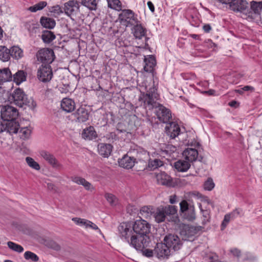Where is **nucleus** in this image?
Here are the masks:
<instances>
[{
	"instance_id": "nucleus-1",
	"label": "nucleus",
	"mask_w": 262,
	"mask_h": 262,
	"mask_svg": "<svg viewBox=\"0 0 262 262\" xmlns=\"http://www.w3.org/2000/svg\"><path fill=\"white\" fill-rule=\"evenodd\" d=\"M146 93H143L139 100L143 102L144 106L148 110L156 109V114L159 120L164 123H168L172 119L170 111L157 102L158 95L157 89L154 85L149 88L145 87Z\"/></svg>"
},
{
	"instance_id": "nucleus-2",
	"label": "nucleus",
	"mask_w": 262,
	"mask_h": 262,
	"mask_svg": "<svg viewBox=\"0 0 262 262\" xmlns=\"http://www.w3.org/2000/svg\"><path fill=\"white\" fill-rule=\"evenodd\" d=\"M12 98L14 103L19 107L27 105L32 110H34L36 106V102L32 99H28L27 95L20 89H16L12 94Z\"/></svg>"
},
{
	"instance_id": "nucleus-3",
	"label": "nucleus",
	"mask_w": 262,
	"mask_h": 262,
	"mask_svg": "<svg viewBox=\"0 0 262 262\" xmlns=\"http://www.w3.org/2000/svg\"><path fill=\"white\" fill-rule=\"evenodd\" d=\"M177 212V207L168 205L165 207H160L157 209L154 214L155 220L157 223H161L165 221L166 216L173 215Z\"/></svg>"
},
{
	"instance_id": "nucleus-4",
	"label": "nucleus",
	"mask_w": 262,
	"mask_h": 262,
	"mask_svg": "<svg viewBox=\"0 0 262 262\" xmlns=\"http://www.w3.org/2000/svg\"><path fill=\"white\" fill-rule=\"evenodd\" d=\"M38 61L43 65H50L55 59V55L52 49L43 48L39 50L36 53Z\"/></svg>"
},
{
	"instance_id": "nucleus-5",
	"label": "nucleus",
	"mask_w": 262,
	"mask_h": 262,
	"mask_svg": "<svg viewBox=\"0 0 262 262\" xmlns=\"http://www.w3.org/2000/svg\"><path fill=\"white\" fill-rule=\"evenodd\" d=\"M150 242L149 236H142L135 234L130 238L128 243L137 250H142L147 247Z\"/></svg>"
},
{
	"instance_id": "nucleus-6",
	"label": "nucleus",
	"mask_w": 262,
	"mask_h": 262,
	"mask_svg": "<svg viewBox=\"0 0 262 262\" xmlns=\"http://www.w3.org/2000/svg\"><path fill=\"white\" fill-rule=\"evenodd\" d=\"M133 229L135 234L142 236H148L150 225L144 220H137L132 224Z\"/></svg>"
},
{
	"instance_id": "nucleus-7",
	"label": "nucleus",
	"mask_w": 262,
	"mask_h": 262,
	"mask_svg": "<svg viewBox=\"0 0 262 262\" xmlns=\"http://www.w3.org/2000/svg\"><path fill=\"white\" fill-rule=\"evenodd\" d=\"M262 10V2L252 1L250 3V7H248L247 17L249 20H254L260 17Z\"/></svg>"
},
{
	"instance_id": "nucleus-8",
	"label": "nucleus",
	"mask_w": 262,
	"mask_h": 262,
	"mask_svg": "<svg viewBox=\"0 0 262 262\" xmlns=\"http://www.w3.org/2000/svg\"><path fill=\"white\" fill-rule=\"evenodd\" d=\"M120 237L126 242H129L130 238L135 234L130 223H122L118 227Z\"/></svg>"
},
{
	"instance_id": "nucleus-9",
	"label": "nucleus",
	"mask_w": 262,
	"mask_h": 262,
	"mask_svg": "<svg viewBox=\"0 0 262 262\" xmlns=\"http://www.w3.org/2000/svg\"><path fill=\"white\" fill-rule=\"evenodd\" d=\"M0 113L1 114V120H15L18 115L17 110L13 106L10 105L2 106L0 107Z\"/></svg>"
},
{
	"instance_id": "nucleus-10",
	"label": "nucleus",
	"mask_w": 262,
	"mask_h": 262,
	"mask_svg": "<svg viewBox=\"0 0 262 262\" xmlns=\"http://www.w3.org/2000/svg\"><path fill=\"white\" fill-rule=\"evenodd\" d=\"M37 77L39 80L42 82H49L53 77V72L50 65L42 64L37 70Z\"/></svg>"
},
{
	"instance_id": "nucleus-11",
	"label": "nucleus",
	"mask_w": 262,
	"mask_h": 262,
	"mask_svg": "<svg viewBox=\"0 0 262 262\" xmlns=\"http://www.w3.org/2000/svg\"><path fill=\"white\" fill-rule=\"evenodd\" d=\"M40 155L53 168L57 170L63 169V165L51 152L46 150H41L40 151Z\"/></svg>"
},
{
	"instance_id": "nucleus-12",
	"label": "nucleus",
	"mask_w": 262,
	"mask_h": 262,
	"mask_svg": "<svg viewBox=\"0 0 262 262\" xmlns=\"http://www.w3.org/2000/svg\"><path fill=\"white\" fill-rule=\"evenodd\" d=\"M19 124L15 120H1L0 119V133L7 131L10 134L17 133L19 128Z\"/></svg>"
},
{
	"instance_id": "nucleus-13",
	"label": "nucleus",
	"mask_w": 262,
	"mask_h": 262,
	"mask_svg": "<svg viewBox=\"0 0 262 262\" xmlns=\"http://www.w3.org/2000/svg\"><path fill=\"white\" fill-rule=\"evenodd\" d=\"M197 232L195 227L188 225H183L180 227V234L182 240L192 241Z\"/></svg>"
},
{
	"instance_id": "nucleus-14",
	"label": "nucleus",
	"mask_w": 262,
	"mask_h": 262,
	"mask_svg": "<svg viewBox=\"0 0 262 262\" xmlns=\"http://www.w3.org/2000/svg\"><path fill=\"white\" fill-rule=\"evenodd\" d=\"M164 242L169 248L174 251L179 250L182 246V242L179 237L175 234H169L165 236Z\"/></svg>"
},
{
	"instance_id": "nucleus-15",
	"label": "nucleus",
	"mask_w": 262,
	"mask_h": 262,
	"mask_svg": "<svg viewBox=\"0 0 262 262\" xmlns=\"http://www.w3.org/2000/svg\"><path fill=\"white\" fill-rule=\"evenodd\" d=\"M119 19L121 23H126V26L133 25L138 23L134 12L129 9L123 10L119 14Z\"/></svg>"
},
{
	"instance_id": "nucleus-16",
	"label": "nucleus",
	"mask_w": 262,
	"mask_h": 262,
	"mask_svg": "<svg viewBox=\"0 0 262 262\" xmlns=\"http://www.w3.org/2000/svg\"><path fill=\"white\" fill-rule=\"evenodd\" d=\"M248 3L246 0H234L230 5V8L236 12H239L247 17Z\"/></svg>"
},
{
	"instance_id": "nucleus-17",
	"label": "nucleus",
	"mask_w": 262,
	"mask_h": 262,
	"mask_svg": "<svg viewBox=\"0 0 262 262\" xmlns=\"http://www.w3.org/2000/svg\"><path fill=\"white\" fill-rule=\"evenodd\" d=\"M154 254L158 258H167L170 255V250L165 243H158L154 249Z\"/></svg>"
},
{
	"instance_id": "nucleus-18",
	"label": "nucleus",
	"mask_w": 262,
	"mask_h": 262,
	"mask_svg": "<svg viewBox=\"0 0 262 262\" xmlns=\"http://www.w3.org/2000/svg\"><path fill=\"white\" fill-rule=\"evenodd\" d=\"M165 127V132L170 139H174L178 136L180 132V128L178 124L174 122H169Z\"/></svg>"
},
{
	"instance_id": "nucleus-19",
	"label": "nucleus",
	"mask_w": 262,
	"mask_h": 262,
	"mask_svg": "<svg viewBox=\"0 0 262 262\" xmlns=\"http://www.w3.org/2000/svg\"><path fill=\"white\" fill-rule=\"evenodd\" d=\"M73 115L76 118V121L80 123L87 121L89 116L88 111L85 107L82 106L78 108Z\"/></svg>"
},
{
	"instance_id": "nucleus-20",
	"label": "nucleus",
	"mask_w": 262,
	"mask_h": 262,
	"mask_svg": "<svg viewBox=\"0 0 262 262\" xmlns=\"http://www.w3.org/2000/svg\"><path fill=\"white\" fill-rule=\"evenodd\" d=\"M78 9V4L77 1H69L64 4V12L68 16L74 14Z\"/></svg>"
},
{
	"instance_id": "nucleus-21",
	"label": "nucleus",
	"mask_w": 262,
	"mask_h": 262,
	"mask_svg": "<svg viewBox=\"0 0 262 262\" xmlns=\"http://www.w3.org/2000/svg\"><path fill=\"white\" fill-rule=\"evenodd\" d=\"M185 159L189 162L196 160L198 157V151L195 148H187L183 152Z\"/></svg>"
},
{
	"instance_id": "nucleus-22",
	"label": "nucleus",
	"mask_w": 262,
	"mask_h": 262,
	"mask_svg": "<svg viewBox=\"0 0 262 262\" xmlns=\"http://www.w3.org/2000/svg\"><path fill=\"white\" fill-rule=\"evenodd\" d=\"M61 107L67 113L71 112L75 108V102L70 98H64L61 101Z\"/></svg>"
},
{
	"instance_id": "nucleus-23",
	"label": "nucleus",
	"mask_w": 262,
	"mask_h": 262,
	"mask_svg": "<svg viewBox=\"0 0 262 262\" xmlns=\"http://www.w3.org/2000/svg\"><path fill=\"white\" fill-rule=\"evenodd\" d=\"M112 148L110 144L101 143L98 145V151L103 157H108L112 152Z\"/></svg>"
},
{
	"instance_id": "nucleus-24",
	"label": "nucleus",
	"mask_w": 262,
	"mask_h": 262,
	"mask_svg": "<svg viewBox=\"0 0 262 262\" xmlns=\"http://www.w3.org/2000/svg\"><path fill=\"white\" fill-rule=\"evenodd\" d=\"M145 66L144 70L149 73H151L154 70V68L156 65V60L153 55H149L144 59Z\"/></svg>"
},
{
	"instance_id": "nucleus-25",
	"label": "nucleus",
	"mask_w": 262,
	"mask_h": 262,
	"mask_svg": "<svg viewBox=\"0 0 262 262\" xmlns=\"http://www.w3.org/2000/svg\"><path fill=\"white\" fill-rule=\"evenodd\" d=\"M82 137L85 140H91L96 138L97 133L93 126L84 129L81 134Z\"/></svg>"
},
{
	"instance_id": "nucleus-26",
	"label": "nucleus",
	"mask_w": 262,
	"mask_h": 262,
	"mask_svg": "<svg viewBox=\"0 0 262 262\" xmlns=\"http://www.w3.org/2000/svg\"><path fill=\"white\" fill-rule=\"evenodd\" d=\"M135 159L127 155L124 156L119 161V165L123 168L129 169L133 167Z\"/></svg>"
},
{
	"instance_id": "nucleus-27",
	"label": "nucleus",
	"mask_w": 262,
	"mask_h": 262,
	"mask_svg": "<svg viewBox=\"0 0 262 262\" xmlns=\"http://www.w3.org/2000/svg\"><path fill=\"white\" fill-rule=\"evenodd\" d=\"M156 178L158 183L161 185H168L171 182L170 177L164 172L157 173Z\"/></svg>"
},
{
	"instance_id": "nucleus-28",
	"label": "nucleus",
	"mask_w": 262,
	"mask_h": 262,
	"mask_svg": "<svg viewBox=\"0 0 262 262\" xmlns=\"http://www.w3.org/2000/svg\"><path fill=\"white\" fill-rule=\"evenodd\" d=\"M174 167L179 171L185 172L190 168V164L187 160H180L174 163Z\"/></svg>"
},
{
	"instance_id": "nucleus-29",
	"label": "nucleus",
	"mask_w": 262,
	"mask_h": 262,
	"mask_svg": "<svg viewBox=\"0 0 262 262\" xmlns=\"http://www.w3.org/2000/svg\"><path fill=\"white\" fill-rule=\"evenodd\" d=\"M72 180L73 182L78 185H82L85 189L88 190H92L94 189V187L92 186V184L83 178L75 177L72 178Z\"/></svg>"
},
{
	"instance_id": "nucleus-30",
	"label": "nucleus",
	"mask_w": 262,
	"mask_h": 262,
	"mask_svg": "<svg viewBox=\"0 0 262 262\" xmlns=\"http://www.w3.org/2000/svg\"><path fill=\"white\" fill-rule=\"evenodd\" d=\"M12 73L9 68L0 69V84L4 82L11 80Z\"/></svg>"
},
{
	"instance_id": "nucleus-31",
	"label": "nucleus",
	"mask_w": 262,
	"mask_h": 262,
	"mask_svg": "<svg viewBox=\"0 0 262 262\" xmlns=\"http://www.w3.org/2000/svg\"><path fill=\"white\" fill-rule=\"evenodd\" d=\"M41 25L46 28L53 29L55 25L56 22L53 18L42 16L40 19Z\"/></svg>"
},
{
	"instance_id": "nucleus-32",
	"label": "nucleus",
	"mask_w": 262,
	"mask_h": 262,
	"mask_svg": "<svg viewBox=\"0 0 262 262\" xmlns=\"http://www.w3.org/2000/svg\"><path fill=\"white\" fill-rule=\"evenodd\" d=\"M136 24L134 28V35L136 38L141 39L145 36L146 29L141 24Z\"/></svg>"
},
{
	"instance_id": "nucleus-33",
	"label": "nucleus",
	"mask_w": 262,
	"mask_h": 262,
	"mask_svg": "<svg viewBox=\"0 0 262 262\" xmlns=\"http://www.w3.org/2000/svg\"><path fill=\"white\" fill-rule=\"evenodd\" d=\"M27 73L23 70H19L13 75V81L17 85L26 81Z\"/></svg>"
},
{
	"instance_id": "nucleus-34",
	"label": "nucleus",
	"mask_w": 262,
	"mask_h": 262,
	"mask_svg": "<svg viewBox=\"0 0 262 262\" xmlns=\"http://www.w3.org/2000/svg\"><path fill=\"white\" fill-rule=\"evenodd\" d=\"M11 57L10 50L5 46H0V60L3 61H8Z\"/></svg>"
},
{
	"instance_id": "nucleus-35",
	"label": "nucleus",
	"mask_w": 262,
	"mask_h": 262,
	"mask_svg": "<svg viewBox=\"0 0 262 262\" xmlns=\"http://www.w3.org/2000/svg\"><path fill=\"white\" fill-rule=\"evenodd\" d=\"M10 50L11 56L15 59H19L24 56L23 50L18 46H13Z\"/></svg>"
},
{
	"instance_id": "nucleus-36",
	"label": "nucleus",
	"mask_w": 262,
	"mask_h": 262,
	"mask_svg": "<svg viewBox=\"0 0 262 262\" xmlns=\"http://www.w3.org/2000/svg\"><path fill=\"white\" fill-rule=\"evenodd\" d=\"M42 39L45 43H50L55 38L54 33L51 31H45L41 35Z\"/></svg>"
},
{
	"instance_id": "nucleus-37",
	"label": "nucleus",
	"mask_w": 262,
	"mask_h": 262,
	"mask_svg": "<svg viewBox=\"0 0 262 262\" xmlns=\"http://www.w3.org/2000/svg\"><path fill=\"white\" fill-rule=\"evenodd\" d=\"M154 213V209L151 206H144L140 209L141 215L145 219L149 217Z\"/></svg>"
},
{
	"instance_id": "nucleus-38",
	"label": "nucleus",
	"mask_w": 262,
	"mask_h": 262,
	"mask_svg": "<svg viewBox=\"0 0 262 262\" xmlns=\"http://www.w3.org/2000/svg\"><path fill=\"white\" fill-rule=\"evenodd\" d=\"M163 165V162L159 159H155L150 160L148 163V168L150 170H153Z\"/></svg>"
},
{
	"instance_id": "nucleus-39",
	"label": "nucleus",
	"mask_w": 262,
	"mask_h": 262,
	"mask_svg": "<svg viewBox=\"0 0 262 262\" xmlns=\"http://www.w3.org/2000/svg\"><path fill=\"white\" fill-rule=\"evenodd\" d=\"M47 5V3L45 1H41L35 4L33 6H31L28 10L32 12H36L38 10L43 9Z\"/></svg>"
},
{
	"instance_id": "nucleus-40",
	"label": "nucleus",
	"mask_w": 262,
	"mask_h": 262,
	"mask_svg": "<svg viewBox=\"0 0 262 262\" xmlns=\"http://www.w3.org/2000/svg\"><path fill=\"white\" fill-rule=\"evenodd\" d=\"M104 197L111 206H115L118 204V199L114 194L106 193Z\"/></svg>"
},
{
	"instance_id": "nucleus-41",
	"label": "nucleus",
	"mask_w": 262,
	"mask_h": 262,
	"mask_svg": "<svg viewBox=\"0 0 262 262\" xmlns=\"http://www.w3.org/2000/svg\"><path fill=\"white\" fill-rule=\"evenodd\" d=\"M107 3L110 8L117 10L121 9V3L119 0H107Z\"/></svg>"
},
{
	"instance_id": "nucleus-42",
	"label": "nucleus",
	"mask_w": 262,
	"mask_h": 262,
	"mask_svg": "<svg viewBox=\"0 0 262 262\" xmlns=\"http://www.w3.org/2000/svg\"><path fill=\"white\" fill-rule=\"evenodd\" d=\"M81 4L91 10H95L97 6L96 0H81Z\"/></svg>"
},
{
	"instance_id": "nucleus-43",
	"label": "nucleus",
	"mask_w": 262,
	"mask_h": 262,
	"mask_svg": "<svg viewBox=\"0 0 262 262\" xmlns=\"http://www.w3.org/2000/svg\"><path fill=\"white\" fill-rule=\"evenodd\" d=\"M7 245L10 249L14 251L21 253L24 251V248L21 246L16 244L12 242H8L7 243Z\"/></svg>"
},
{
	"instance_id": "nucleus-44",
	"label": "nucleus",
	"mask_w": 262,
	"mask_h": 262,
	"mask_svg": "<svg viewBox=\"0 0 262 262\" xmlns=\"http://www.w3.org/2000/svg\"><path fill=\"white\" fill-rule=\"evenodd\" d=\"M184 217L189 221H193L195 219V214L194 209L189 208V210L185 212Z\"/></svg>"
},
{
	"instance_id": "nucleus-45",
	"label": "nucleus",
	"mask_w": 262,
	"mask_h": 262,
	"mask_svg": "<svg viewBox=\"0 0 262 262\" xmlns=\"http://www.w3.org/2000/svg\"><path fill=\"white\" fill-rule=\"evenodd\" d=\"M26 162L28 165L35 170H39L40 167L38 163L35 162L33 159L31 157H28L26 158Z\"/></svg>"
},
{
	"instance_id": "nucleus-46",
	"label": "nucleus",
	"mask_w": 262,
	"mask_h": 262,
	"mask_svg": "<svg viewBox=\"0 0 262 262\" xmlns=\"http://www.w3.org/2000/svg\"><path fill=\"white\" fill-rule=\"evenodd\" d=\"M24 257L27 260H31L34 262L37 261L39 260L38 256L31 251H26L24 253Z\"/></svg>"
},
{
	"instance_id": "nucleus-47",
	"label": "nucleus",
	"mask_w": 262,
	"mask_h": 262,
	"mask_svg": "<svg viewBox=\"0 0 262 262\" xmlns=\"http://www.w3.org/2000/svg\"><path fill=\"white\" fill-rule=\"evenodd\" d=\"M214 186L212 179L208 178L204 184V188L206 190L210 191L214 187Z\"/></svg>"
},
{
	"instance_id": "nucleus-48",
	"label": "nucleus",
	"mask_w": 262,
	"mask_h": 262,
	"mask_svg": "<svg viewBox=\"0 0 262 262\" xmlns=\"http://www.w3.org/2000/svg\"><path fill=\"white\" fill-rule=\"evenodd\" d=\"M49 11L50 12L53 13L54 14H56L57 15H60V14L63 13V11L59 5H55L54 6H52L49 8Z\"/></svg>"
},
{
	"instance_id": "nucleus-49",
	"label": "nucleus",
	"mask_w": 262,
	"mask_h": 262,
	"mask_svg": "<svg viewBox=\"0 0 262 262\" xmlns=\"http://www.w3.org/2000/svg\"><path fill=\"white\" fill-rule=\"evenodd\" d=\"M20 133L21 134V138L27 139L30 137L31 131L28 128L25 127L20 129Z\"/></svg>"
},
{
	"instance_id": "nucleus-50",
	"label": "nucleus",
	"mask_w": 262,
	"mask_h": 262,
	"mask_svg": "<svg viewBox=\"0 0 262 262\" xmlns=\"http://www.w3.org/2000/svg\"><path fill=\"white\" fill-rule=\"evenodd\" d=\"M48 246L50 248H52L56 251H59L61 249L60 246L58 243L53 241H49L48 243Z\"/></svg>"
},
{
	"instance_id": "nucleus-51",
	"label": "nucleus",
	"mask_w": 262,
	"mask_h": 262,
	"mask_svg": "<svg viewBox=\"0 0 262 262\" xmlns=\"http://www.w3.org/2000/svg\"><path fill=\"white\" fill-rule=\"evenodd\" d=\"M203 216L204 219L203 220V224L204 225L206 224L207 222L209 221L210 219V215L209 211L208 210H204L202 209H201Z\"/></svg>"
},
{
	"instance_id": "nucleus-52",
	"label": "nucleus",
	"mask_w": 262,
	"mask_h": 262,
	"mask_svg": "<svg viewBox=\"0 0 262 262\" xmlns=\"http://www.w3.org/2000/svg\"><path fill=\"white\" fill-rule=\"evenodd\" d=\"M72 221H74L76 224L81 226H86L87 220L80 219L78 217H74L72 219Z\"/></svg>"
},
{
	"instance_id": "nucleus-53",
	"label": "nucleus",
	"mask_w": 262,
	"mask_h": 262,
	"mask_svg": "<svg viewBox=\"0 0 262 262\" xmlns=\"http://www.w3.org/2000/svg\"><path fill=\"white\" fill-rule=\"evenodd\" d=\"M180 210L182 212H185L189 210L188 208V204L185 200L182 201L180 204Z\"/></svg>"
},
{
	"instance_id": "nucleus-54",
	"label": "nucleus",
	"mask_w": 262,
	"mask_h": 262,
	"mask_svg": "<svg viewBox=\"0 0 262 262\" xmlns=\"http://www.w3.org/2000/svg\"><path fill=\"white\" fill-rule=\"evenodd\" d=\"M242 212V210L239 208H236L234 209L231 213H229L232 219L237 217L238 216L240 215Z\"/></svg>"
},
{
	"instance_id": "nucleus-55",
	"label": "nucleus",
	"mask_w": 262,
	"mask_h": 262,
	"mask_svg": "<svg viewBox=\"0 0 262 262\" xmlns=\"http://www.w3.org/2000/svg\"><path fill=\"white\" fill-rule=\"evenodd\" d=\"M231 219H232V218L229 213L225 215L224 220L222 224V229H223L226 227V226L229 223Z\"/></svg>"
},
{
	"instance_id": "nucleus-56",
	"label": "nucleus",
	"mask_w": 262,
	"mask_h": 262,
	"mask_svg": "<svg viewBox=\"0 0 262 262\" xmlns=\"http://www.w3.org/2000/svg\"><path fill=\"white\" fill-rule=\"evenodd\" d=\"M85 227L86 228H90L94 230H98V231L99 232H101V231L99 229L98 226L96 224H95L94 223H93V222H92L91 221H90L89 220H88V221L86 222Z\"/></svg>"
},
{
	"instance_id": "nucleus-57",
	"label": "nucleus",
	"mask_w": 262,
	"mask_h": 262,
	"mask_svg": "<svg viewBox=\"0 0 262 262\" xmlns=\"http://www.w3.org/2000/svg\"><path fill=\"white\" fill-rule=\"evenodd\" d=\"M141 251L142 252L144 255L148 257L152 256L153 254H154V250L152 251L150 249H146L145 250L143 249Z\"/></svg>"
},
{
	"instance_id": "nucleus-58",
	"label": "nucleus",
	"mask_w": 262,
	"mask_h": 262,
	"mask_svg": "<svg viewBox=\"0 0 262 262\" xmlns=\"http://www.w3.org/2000/svg\"><path fill=\"white\" fill-rule=\"evenodd\" d=\"M231 253L232 254V255L234 256L239 257L241 255V252L239 250H238L237 248H233L230 250Z\"/></svg>"
},
{
	"instance_id": "nucleus-59",
	"label": "nucleus",
	"mask_w": 262,
	"mask_h": 262,
	"mask_svg": "<svg viewBox=\"0 0 262 262\" xmlns=\"http://www.w3.org/2000/svg\"><path fill=\"white\" fill-rule=\"evenodd\" d=\"M203 29L206 33H209L211 30V27L209 24H205L203 26Z\"/></svg>"
},
{
	"instance_id": "nucleus-60",
	"label": "nucleus",
	"mask_w": 262,
	"mask_h": 262,
	"mask_svg": "<svg viewBox=\"0 0 262 262\" xmlns=\"http://www.w3.org/2000/svg\"><path fill=\"white\" fill-rule=\"evenodd\" d=\"M47 188L49 190H50L51 191H55L56 190V187L52 183H48L47 184Z\"/></svg>"
},
{
	"instance_id": "nucleus-61",
	"label": "nucleus",
	"mask_w": 262,
	"mask_h": 262,
	"mask_svg": "<svg viewBox=\"0 0 262 262\" xmlns=\"http://www.w3.org/2000/svg\"><path fill=\"white\" fill-rule=\"evenodd\" d=\"M177 196L176 195H172L170 196L169 202L173 204L176 202Z\"/></svg>"
},
{
	"instance_id": "nucleus-62",
	"label": "nucleus",
	"mask_w": 262,
	"mask_h": 262,
	"mask_svg": "<svg viewBox=\"0 0 262 262\" xmlns=\"http://www.w3.org/2000/svg\"><path fill=\"white\" fill-rule=\"evenodd\" d=\"M147 5L150 10L154 12L155 11V7L153 4L150 1H149L147 2Z\"/></svg>"
},
{
	"instance_id": "nucleus-63",
	"label": "nucleus",
	"mask_w": 262,
	"mask_h": 262,
	"mask_svg": "<svg viewBox=\"0 0 262 262\" xmlns=\"http://www.w3.org/2000/svg\"><path fill=\"white\" fill-rule=\"evenodd\" d=\"M243 90L245 91H252L254 90V88L252 86L246 85L243 88Z\"/></svg>"
},
{
	"instance_id": "nucleus-64",
	"label": "nucleus",
	"mask_w": 262,
	"mask_h": 262,
	"mask_svg": "<svg viewBox=\"0 0 262 262\" xmlns=\"http://www.w3.org/2000/svg\"><path fill=\"white\" fill-rule=\"evenodd\" d=\"M205 93L208 94L209 95H215V91L213 90H209V91H205Z\"/></svg>"
}]
</instances>
